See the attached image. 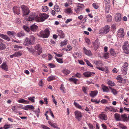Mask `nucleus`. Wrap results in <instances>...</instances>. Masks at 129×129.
<instances>
[{"label":"nucleus","mask_w":129,"mask_h":129,"mask_svg":"<svg viewBox=\"0 0 129 129\" xmlns=\"http://www.w3.org/2000/svg\"><path fill=\"white\" fill-rule=\"evenodd\" d=\"M123 110L125 111H127L129 112V108H127L124 107L123 108L121 107L120 108V113H122V112Z\"/></svg>","instance_id":"ea45409f"},{"label":"nucleus","mask_w":129,"mask_h":129,"mask_svg":"<svg viewBox=\"0 0 129 129\" xmlns=\"http://www.w3.org/2000/svg\"><path fill=\"white\" fill-rule=\"evenodd\" d=\"M13 10L14 12L17 15L20 13V7L19 6H15L13 7Z\"/></svg>","instance_id":"f8f14e48"},{"label":"nucleus","mask_w":129,"mask_h":129,"mask_svg":"<svg viewBox=\"0 0 129 129\" xmlns=\"http://www.w3.org/2000/svg\"><path fill=\"white\" fill-rule=\"evenodd\" d=\"M7 34L10 36H14L15 35V33L13 31H8L7 32Z\"/></svg>","instance_id":"c9c22d12"},{"label":"nucleus","mask_w":129,"mask_h":129,"mask_svg":"<svg viewBox=\"0 0 129 129\" xmlns=\"http://www.w3.org/2000/svg\"><path fill=\"white\" fill-rule=\"evenodd\" d=\"M3 40L0 39V50H3L6 47L5 46L3 42Z\"/></svg>","instance_id":"412c9836"},{"label":"nucleus","mask_w":129,"mask_h":129,"mask_svg":"<svg viewBox=\"0 0 129 129\" xmlns=\"http://www.w3.org/2000/svg\"><path fill=\"white\" fill-rule=\"evenodd\" d=\"M28 109H34V108L33 106L32 105H28L26 106L25 107V108L24 109V110H28Z\"/></svg>","instance_id":"72a5a7b5"},{"label":"nucleus","mask_w":129,"mask_h":129,"mask_svg":"<svg viewBox=\"0 0 129 129\" xmlns=\"http://www.w3.org/2000/svg\"><path fill=\"white\" fill-rule=\"evenodd\" d=\"M27 48L28 49V51L30 52L31 53L33 54L36 53L37 52L35 50L33 49H30L29 48Z\"/></svg>","instance_id":"3c124183"},{"label":"nucleus","mask_w":129,"mask_h":129,"mask_svg":"<svg viewBox=\"0 0 129 129\" xmlns=\"http://www.w3.org/2000/svg\"><path fill=\"white\" fill-rule=\"evenodd\" d=\"M60 89L62 91V92L64 93V91L65 90V89L64 86L63 84H62L61 85V86L60 87Z\"/></svg>","instance_id":"de8ad7c7"},{"label":"nucleus","mask_w":129,"mask_h":129,"mask_svg":"<svg viewBox=\"0 0 129 129\" xmlns=\"http://www.w3.org/2000/svg\"><path fill=\"white\" fill-rule=\"evenodd\" d=\"M34 112H35L37 117H39V113H40V110L39 108H38L36 110H34L33 111Z\"/></svg>","instance_id":"cd10ccee"},{"label":"nucleus","mask_w":129,"mask_h":129,"mask_svg":"<svg viewBox=\"0 0 129 129\" xmlns=\"http://www.w3.org/2000/svg\"><path fill=\"white\" fill-rule=\"evenodd\" d=\"M106 109L109 110L111 111L116 112V110L113 107L109 106L108 107H107Z\"/></svg>","instance_id":"393cba45"},{"label":"nucleus","mask_w":129,"mask_h":129,"mask_svg":"<svg viewBox=\"0 0 129 129\" xmlns=\"http://www.w3.org/2000/svg\"><path fill=\"white\" fill-rule=\"evenodd\" d=\"M35 49L37 50V53L38 55H40L42 52V48L41 46L39 44H37L34 47Z\"/></svg>","instance_id":"6e6552de"},{"label":"nucleus","mask_w":129,"mask_h":129,"mask_svg":"<svg viewBox=\"0 0 129 129\" xmlns=\"http://www.w3.org/2000/svg\"><path fill=\"white\" fill-rule=\"evenodd\" d=\"M50 34L49 31L48 29H46L44 31H41L40 33L39 36L43 38H48Z\"/></svg>","instance_id":"7ed1b4c3"},{"label":"nucleus","mask_w":129,"mask_h":129,"mask_svg":"<svg viewBox=\"0 0 129 129\" xmlns=\"http://www.w3.org/2000/svg\"><path fill=\"white\" fill-rule=\"evenodd\" d=\"M94 63L97 66H99L100 65L102 66V65L101 62V61H94Z\"/></svg>","instance_id":"f704fd0d"},{"label":"nucleus","mask_w":129,"mask_h":129,"mask_svg":"<svg viewBox=\"0 0 129 129\" xmlns=\"http://www.w3.org/2000/svg\"><path fill=\"white\" fill-rule=\"evenodd\" d=\"M3 38L5 40H6L7 41H10V39L9 37H8L7 36L4 35H3Z\"/></svg>","instance_id":"49530a36"},{"label":"nucleus","mask_w":129,"mask_h":129,"mask_svg":"<svg viewBox=\"0 0 129 129\" xmlns=\"http://www.w3.org/2000/svg\"><path fill=\"white\" fill-rule=\"evenodd\" d=\"M23 12V15H28L29 13V11L27 7L24 5L21 6Z\"/></svg>","instance_id":"39448f33"},{"label":"nucleus","mask_w":129,"mask_h":129,"mask_svg":"<svg viewBox=\"0 0 129 129\" xmlns=\"http://www.w3.org/2000/svg\"><path fill=\"white\" fill-rule=\"evenodd\" d=\"M101 86L102 87V88L104 92H108L109 91V89L107 87L103 84H102L101 85Z\"/></svg>","instance_id":"4be33fe9"},{"label":"nucleus","mask_w":129,"mask_h":129,"mask_svg":"<svg viewBox=\"0 0 129 129\" xmlns=\"http://www.w3.org/2000/svg\"><path fill=\"white\" fill-rule=\"evenodd\" d=\"M91 101L92 102H95L96 104L99 103L100 102V100L97 101V99H91Z\"/></svg>","instance_id":"bf43d9fd"},{"label":"nucleus","mask_w":129,"mask_h":129,"mask_svg":"<svg viewBox=\"0 0 129 129\" xmlns=\"http://www.w3.org/2000/svg\"><path fill=\"white\" fill-rule=\"evenodd\" d=\"M30 28L32 31H35L37 29L38 26L37 25L34 24L31 26Z\"/></svg>","instance_id":"b1692460"},{"label":"nucleus","mask_w":129,"mask_h":129,"mask_svg":"<svg viewBox=\"0 0 129 129\" xmlns=\"http://www.w3.org/2000/svg\"><path fill=\"white\" fill-rule=\"evenodd\" d=\"M117 35L118 37L120 38H123L124 36V30L122 28L119 29L117 31Z\"/></svg>","instance_id":"0eeeda50"},{"label":"nucleus","mask_w":129,"mask_h":129,"mask_svg":"<svg viewBox=\"0 0 129 129\" xmlns=\"http://www.w3.org/2000/svg\"><path fill=\"white\" fill-rule=\"evenodd\" d=\"M103 55V57L105 59H108L109 57V54L108 53H104Z\"/></svg>","instance_id":"c756f323"},{"label":"nucleus","mask_w":129,"mask_h":129,"mask_svg":"<svg viewBox=\"0 0 129 129\" xmlns=\"http://www.w3.org/2000/svg\"><path fill=\"white\" fill-rule=\"evenodd\" d=\"M95 73L89 72H85L83 73V75L85 77H89L91 76L92 74H94Z\"/></svg>","instance_id":"2eb2a0df"},{"label":"nucleus","mask_w":129,"mask_h":129,"mask_svg":"<svg viewBox=\"0 0 129 129\" xmlns=\"http://www.w3.org/2000/svg\"><path fill=\"white\" fill-rule=\"evenodd\" d=\"M104 31L105 32V34H107L110 30V26L108 25H106L104 27Z\"/></svg>","instance_id":"aec40b11"},{"label":"nucleus","mask_w":129,"mask_h":129,"mask_svg":"<svg viewBox=\"0 0 129 129\" xmlns=\"http://www.w3.org/2000/svg\"><path fill=\"white\" fill-rule=\"evenodd\" d=\"M110 53L111 56L112 57H116L118 54L117 52L115 51V50L113 49H110Z\"/></svg>","instance_id":"9b49d317"},{"label":"nucleus","mask_w":129,"mask_h":129,"mask_svg":"<svg viewBox=\"0 0 129 129\" xmlns=\"http://www.w3.org/2000/svg\"><path fill=\"white\" fill-rule=\"evenodd\" d=\"M62 72L65 75H67L69 74L70 71L67 69H65L62 71Z\"/></svg>","instance_id":"473e14b6"},{"label":"nucleus","mask_w":129,"mask_h":129,"mask_svg":"<svg viewBox=\"0 0 129 129\" xmlns=\"http://www.w3.org/2000/svg\"><path fill=\"white\" fill-rule=\"evenodd\" d=\"M109 88L111 90V92L113 93L114 95L117 94V92L116 90L114 89H113L110 87H109Z\"/></svg>","instance_id":"603ef678"},{"label":"nucleus","mask_w":129,"mask_h":129,"mask_svg":"<svg viewBox=\"0 0 129 129\" xmlns=\"http://www.w3.org/2000/svg\"><path fill=\"white\" fill-rule=\"evenodd\" d=\"M17 35L18 37H20L24 36L25 35V34L23 32L19 33L17 34Z\"/></svg>","instance_id":"09e8293b"},{"label":"nucleus","mask_w":129,"mask_h":129,"mask_svg":"<svg viewBox=\"0 0 129 129\" xmlns=\"http://www.w3.org/2000/svg\"><path fill=\"white\" fill-rule=\"evenodd\" d=\"M72 49V48L70 45L67 46V48L64 49V50L67 51H69Z\"/></svg>","instance_id":"6e6d98bb"},{"label":"nucleus","mask_w":129,"mask_h":129,"mask_svg":"<svg viewBox=\"0 0 129 129\" xmlns=\"http://www.w3.org/2000/svg\"><path fill=\"white\" fill-rule=\"evenodd\" d=\"M17 101L20 103H24L26 104H27L28 103L27 101L24 100L23 99L19 100Z\"/></svg>","instance_id":"2f4dec72"},{"label":"nucleus","mask_w":129,"mask_h":129,"mask_svg":"<svg viewBox=\"0 0 129 129\" xmlns=\"http://www.w3.org/2000/svg\"><path fill=\"white\" fill-rule=\"evenodd\" d=\"M128 43L127 41L125 42L122 47L124 52L127 54H129V44Z\"/></svg>","instance_id":"20e7f679"},{"label":"nucleus","mask_w":129,"mask_h":129,"mask_svg":"<svg viewBox=\"0 0 129 129\" xmlns=\"http://www.w3.org/2000/svg\"><path fill=\"white\" fill-rule=\"evenodd\" d=\"M75 77H77V78H79L81 77V75L79 73H77L74 75Z\"/></svg>","instance_id":"69168bd1"},{"label":"nucleus","mask_w":129,"mask_h":129,"mask_svg":"<svg viewBox=\"0 0 129 129\" xmlns=\"http://www.w3.org/2000/svg\"><path fill=\"white\" fill-rule=\"evenodd\" d=\"M24 44L25 45H29L31 44L32 43L29 39L26 38L25 39Z\"/></svg>","instance_id":"5701e85b"},{"label":"nucleus","mask_w":129,"mask_h":129,"mask_svg":"<svg viewBox=\"0 0 129 129\" xmlns=\"http://www.w3.org/2000/svg\"><path fill=\"white\" fill-rule=\"evenodd\" d=\"M97 92L91 91L89 94V95L91 97H94L97 95Z\"/></svg>","instance_id":"bb28decb"},{"label":"nucleus","mask_w":129,"mask_h":129,"mask_svg":"<svg viewBox=\"0 0 129 129\" xmlns=\"http://www.w3.org/2000/svg\"><path fill=\"white\" fill-rule=\"evenodd\" d=\"M117 78L119 82L120 83H122L123 79L121 77V76H119L117 77Z\"/></svg>","instance_id":"8fccbe9b"},{"label":"nucleus","mask_w":129,"mask_h":129,"mask_svg":"<svg viewBox=\"0 0 129 129\" xmlns=\"http://www.w3.org/2000/svg\"><path fill=\"white\" fill-rule=\"evenodd\" d=\"M108 84L109 85L112 86L114 85V82L110 81H109L108 82Z\"/></svg>","instance_id":"5fc2aeb1"},{"label":"nucleus","mask_w":129,"mask_h":129,"mask_svg":"<svg viewBox=\"0 0 129 129\" xmlns=\"http://www.w3.org/2000/svg\"><path fill=\"white\" fill-rule=\"evenodd\" d=\"M100 44L98 40H96L93 43V45L94 47V48L96 50L98 48Z\"/></svg>","instance_id":"f3484780"},{"label":"nucleus","mask_w":129,"mask_h":129,"mask_svg":"<svg viewBox=\"0 0 129 129\" xmlns=\"http://www.w3.org/2000/svg\"><path fill=\"white\" fill-rule=\"evenodd\" d=\"M56 59L57 61L60 63H62L63 62L62 60V59L61 58H55Z\"/></svg>","instance_id":"680f3d73"},{"label":"nucleus","mask_w":129,"mask_h":129,"mask_svg":"<svg viewBox=\"0 0 129 129\" xmlns=\"http://www.w3.org/2000/svg\"><path fill=\"white\" fill-rule=\"evenodd\" d=\"M39 16H36L35 17L34 16H30L27 19V20L28 21L35 20L37 22H43L49 17L48 15L44 13L40 14Z\"/></svg>","instance_id":"f257e3e1"},{"label":"nucleus","mask_w":129,"mask_h":129,"mask_svg":"<svg viewBox=\"0 0 129 129\" xmlns=\"http://www.w3.org/2000/svg\"><path fill=\"white\" fill-rule=\"evenodd\" d=\"M55 78L54 76L52 75L48 77L47 79V80L48 81H50L55 79Z\"/></svg>","instance_id":"e433bc0d"},{"label":"nucleus","mask_w":129,"mask_h":129,"mask_svg":"<svg viewBox=\"0 0 129 129\" xmlns=\"http://www.w3.org/2000/svg\"><path fill=\"white\" fill-rule=\"evenodd\" d=\"M54 9L57 12H59L60 11V9L58 6L57 5H55L54 7Z\"/></svg>","instance_id":"79ce46f5"},{"label":"nucleus","mask_w":129,"mask_h":129,"mask_svg":"<svg viewBox=\"0 0 129 129\" xmlns=\"http://www.w3.org/2000/svg\"><path fill=\"white\" fill-rule=\"evenodd\" d=\"M57 33L59 36L61 38H63L64 37V34L63 32L61 30H57Z\"/></svg>","instance_id":"ddd939ff"},{"label":"nucleus","mask_w":129,"mask_h":129,"mask_svg":"<svg viewBox=\"0 0 129 129\" xmlns=\"http://www.w3.org/2000/svg\"><path fill=\"white\" fill-rule=\"evenodd\" d=\"M74 103L75 106L77 108L83 110L82 107L79 104L75 102H74Z\"/></svg>","instance_id":"7c9ffc66"},{"label":"nucleus","mask_w":129,"mask_h":129,"mask_svg":"<svg viewBox=\"0 0 129 129\" xmlns=\"http://www.w3.org/2000/svg\"><path fill=\"white\" fill-rule=\"evenodd\" d=\"M14 48H16V49H20L22 48V46L16 45H15L14 46Z\"/></svg>","instance_id":"e2e57ef3"},{"label":"nucleus","mask_w":129,"mask_h":129,"mask_svg":"<svg viewBox=\"0 0 129 129\" xmlns=\"http://www.w3.org/2000/svg\"><path fill=\"white\" fill-rule=\"evenodd\" d=\"M72 11V9L70 8H68L65 10L64 12L67 13H70Z\"/></svg>","instance_id":"4c0bfd02"},{"label":"nucleus","mask_w":129,"mask_h":129,"mask_svg":"<svg viewBox=\"0 0 129 129\" xmlns=\"http://www.w3.org/2000/svg\"><path fill=\"white\" fill-rule=\"evenodd\" d=\"M68 41L67 40H65L64 41L62 42L61 43V46H62L65 45H66Z\"/></svg>","instance_id":"37998d69"},{"label":"nucleus","mask_w":129,"mask_h":129,"mask_svg":"<svg viewBox=\"0 0 129 129\" xmlns=\"http://www.w3.org/2000/svg\"><path fill=\"white\" fill-rule=\"evenodd\" d=\"M16 57L19 56L21 55V53L19 52H18L15 53Z\"/></svg>","instance_id":"052dcab7"},{"label":"nucleus","mask_w":129,"mask_h":129,"mask_svg":"<svg viewBox=\"0 0 129 129\" xmlns=\"http://www.w3.org/2000/svg\"><path fill=\"white\" fill-rule=\"evenodd\" d=\"M1 68L3 70L6 71H8V68L5 63L4 62L1 66Z\"/></svg>","instance_id":"a878e982"},{"label":"nucleus","mask_w":129,"mask_h":129,"mask_svg":"<svg viewBox=\"0 0 129 129\" xmlns=\"http://www.w3.org/2000/svg\"><path fill=\"white\" fill-rule=\"evenodd\" d=\"M84 53L88 56H90L91 55V51L89 49H86L85 47L83 48Z\"/></svg>","instance_id":"dca6fc26"},{"label":"nucleus","mask_w":129,"mask_h":129,"mask_svg":"<svg viewBox=\"0 0 129 129\" xmlns=\"http://www.w3.org/2000/svg\"><path fill=\"white\" fill-rule=\"evenodd\" d=\"M105 12L108 13L109 12L110 10V6L109 4H106Z\"/></svg>","instance_id":"c85d7f7f"},{"label":"nucleus","mask_w":129,"mask_h":129,"mask_svg":"<svg viewBox=\"0 0 129 129\" xmlns=\"http://www.w3.org/2000/svg\"><path fill=\"white\" fill-rule=\"evenodd\" d=\"M81 53H74L73 54V56L75 58H76L81 55Z\"/></svg>","instance_id":"c03bdc74"},{"label":"nucleus","mask_w":129,"mask_h":129,"mask_svg":"<svg viewBox=\"0 0 129 129\" xmlns=\"http://www.w3.org/2000/svg\"><path fill=\"white\" fill-rule=\"evenodd\" d=\"M104 28H101L99 30V34L101 35H103L105 34V32L104 31Z\"/></svg>","instance_id":"a19ab883"},{"label":"nucleus","mask_w":129,"mask_h":129,"mask_svg":"<svg viewBox=\"0 0 129 129\" xmlns=\"http://www.w3.org/2000/svg\"><path fill=\"white\" fill-rule=\"evenodd\" d=\"M11 109L13 111H14L15 113L17 111V109L16 107L15 106H13L12 107Z\"/></svg>","instance_id":"4d7b16f0"},{"label":"nucleus","mask_w":129,"mask_h":129,"mask_svg":"<svg viewBox=\"0 0 129 129\" xmlns=\"http://www.w3.org/2000/svg\"><path fill=\"white\" fill-rule=\"evenodd\" d=\"M29 39L32 44L34 42L35 39V38L33 36H31L30 37V39Z\"/></svg>","instance_id":"a18cd8bd"},{"label":"nucleus","mask_w":129,"mask_h":129,"mask_svg":"<svg viewBox=\"0 0 129 129\" xmlns=\"http://www.w3.org/2000/svg\"><path fill=\"white\" fill-rule=\"evenodd\" d=\"M42 10L43 11L46 12L48 10V8L47 6H44L42 7Z\"/></svg>","instance_id":"58836bf2"},{"label":"nucleus","mask_w":129,"mask_h":129,"mask_svg":"<svg viewBox=\"0 0 129 129\" xmlns=\"http://www.w3.org/2000/svg\"><path fill=\"white\" fill-rule=\"evenodd\" d=\"M114 116L116 120L117 121L121 120V116H120V115L118 113H116L114 115Z\"/></svg>","instance_id":"6ab92c4d"},{"label":"nucleus","mask_w":129,"mask_h":129,"mask_svg":"<svg viewBox=\"0 0 129 129\" xmlns=\"http://www.w3.org/2000/svg\"><path fill=\"white\" fill-rule=\"evenodd\" d=\"M115 20L117 22L121 21V14L118 13H117L115 15Z\"/></svg>","instance_id":"4468645a"},{"label":"nucleus","mask_w":129,"mask_h":129,"mask_svg":"<svg viewBox=\"0 0 129 129\" xmlns=\"http://www.w3.org/2000/svg\"><path fill=\"white\" fill-rule=\"evenodd\" d=\"M85 41L88 45H89L90 43V40L88 38H87L85 39Z\"/></svg>","instance_id":"774afa93"},{"label":"nucleus","mask_w":129,"mask_h":129,"mask_svg":"<svg viewBox=\"0 0 129 129\" xmlns=\"http://www.w3.org/2000/svg\"><path fill=\"white\" fill-rule=\"evenodd\" d=\"M74 113L76 116V118L78 120H80V119L82 117V114L81 112L79 111H75Z\"/></svg>","instance_id":"1a4fd4ad"},{"label":"nucleus","mask_w":129,"mask_h":129,"mask_svg":"<svg viewBox=\"0 0 129 129\" xmlns=\"http://www.w3.org/2000/svg\"><path fill=\"white\" fill-rule=\"evenodd\" d=\"M121 121L127 122L128 120V118L125 114H124L121 115Z\"/></svg>","instance_id":"a211bd4d"},{"label":"nucleus","mask_w":129,"mask_h":129,"mask_svg":"<svg viewBox=\"0 0 129 129\" xmlns=\"http://www.w3.org/2000/svg\"><path fill=\"white\" fill-rule=\"evenodd\" d=\"M76 4V7L75 9V11L76 13H79L84 9V6L83 4L77 3Z\"/></svg>","instance_id":"f03ea898"},{"label":"nucleus","mask_w":129,"mask_h":129,"mask_svg":"<svg viewBox=\"0 0 129 129\" xmlns=\"http://www.w3.org/2000/svg\"><path fill=\"white\" fill-rule=\"evenodd\" d=\"M53 127L57 128V129H59V128H58L57 125V124L56 123H53L52 126H51Z\"/></svg>","instance_id":"0e129e2a"},{"label":"nucleus","mask_w":129,"mask_h":129,"mask_svg":"<svg viewBox=\"0 0 129 129\" xmlns=\"http://www.w3.org/2000/svg\"><path fill=\"white\" fill-rule=\"evenodd\" d=\"M23 28L24 30L27 31V32H29V29L26 26H24Z\"/></svg>","instance_id":"13d9d810"},{"label":"nucleus","mask_w":129,"mask_h":129,"mask_svg":"<svg viewBox=\"0 0 129 129\" xmlns=\"http://www.w3.org/2000/svg\"><path fill=\"white\" fill-rule=\"evenodd\" d=\"M128 67V64L126 62H125L121 67V71L122 74L124 75H125L127 74Z\"/></svg>","instance_id":"423d86ee"},{"label":"nucleus","mask_w":129,"mask_h":129,"mask_svg":"<svg viewBox=\"0 0 129 129\" xmlns=\"http://www.w3.org/2000/svg\"><path fill=\"white\" fill-rule=\"evenodd\" d=\"M106 17L107 18H109L107 19L108 22H110L112 21V17L111 15H107L106 16Z\"/></svg>","instance_id":"864d4df0"},{"label":"nucleus","mask_w":129,"mask_h":129,"mask_svg":"<svg viewBox=\"0 0 129 129\" xmlns=\"http://www.w3.org/2000/svg\"><path fill=\"white\" fill-rule=\"evenodd\" d=\"M34 97H30L28 98V99L33 102H34Z\"/></svg>","instance_id":"338daca9"},{"label":"nucleus","mask_w":129,"mask_h":129,"mask_svg":"<svg viewBox=\"0 0 129 129\" xmlns=\"http://www.w3.org/2000/svg\"><path fill=\"white\" fill-rule=\"evenodd\" d=\"M99 117L103 120H106L107 119V115L103 112L99 115Z\"/></svg>","instance_id":"9d476101"}]
</instances>
